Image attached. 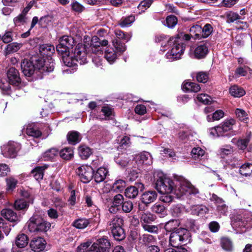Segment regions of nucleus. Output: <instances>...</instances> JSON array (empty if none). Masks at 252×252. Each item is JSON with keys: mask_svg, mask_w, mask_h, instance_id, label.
<instances>
[{"mask_svg": "<svg viewBox=\"0 0 252 252\" xmlns=\"http://www.w3.org/2000/svg\"><path fill=\"white\" fill-rule=\"evenodd\" d=\"M235 114L241 121H245L248 119V116L246 111L242 109L237 108L235 110Z\"/></svg>", "mask_w": 252, "mask_h": 252, "instance_id": "nucleus-60", "label": "nucleus"}, {"mask_svg": "<svg viewBox=\"0 0 252 252\" xmlns=\"http://www.w3.org/2000/svg\"><path fill=\"white\" fill-rule=\"evenodd\" d=\"M22 46L21 43L13 42L8 44L4 50L6 55L13 53L18 51Z\"/></svg>", "mask_w": 252, "mask_h": 252, "instance_id": "nucleus-40", "label": "nucleus"}, {"mask_svg": "<svg viewBox=\"0 0 252 252\" xmlns=\"http://www.w3.org/2000/svg\"><path fill=\"white\" fill-rule=\"evenodd\" d=\"M156 188L160 193H173L178 198L195 196L199 190L186 180H172L162 171H157L154 175Z\"/></svg>", "mask_w": 252, "mask_h": 252, "instance_id": "nucleus-1", "label": "nucleus"}, {"mask_svg": "<svg viewBox=\"0 0 252 252\" xmlns=\"http://www.w3.org/2000/svg\"><path fill=\"white\" fill-rule=\"evenodd\" d=\"M162 150L160 151V154L165 155L167 157L172 158L173 159H175L176 154L174 151L169 148H161Z\"/></svg>", "mask_w": 252, "mask_h": 252, "instance_id": "nucleus-59", "label": "nucleus"}, {"mask_svg": "<svg viewBox=\"0 0 252 252\" xmlns=\"http://www.w3.org/2000/svg\"><path fill=\"white\" fill-rule=\"evenodd\" d=\"M115 39L113 41V51L114 53L111 55V64L113 63L118 57L121 56L126 50V46L124 42H127L130 40L131 33L124 32L119 29L114 31Z\"/></svg>", "mask_w": 252, "mask_h": 252, "instance_id": "nucleus-4", "label": "nucleus"}, {"mask_svg": "<svg viewBox=\"0 0 252 252\" xmlns=\"http://www.w3.org/2000/svg\"><path fill=\"white\" fill-rule=\"evenodd\" d=\"M28 207V203L24 199H17L15 201L14 207L16 210H23L27 208Z\"/></svg>", "mask_w": 252, "mask_h": 252, "instance_id": "nucleus-55", "label": "nucleus"}, {"mask_svg": "<svg viewBox=\"0 0 252 252\" xmlns=\"http://www.w3.org/2000/svg\"><path fill=\"white\" fill-rule=\"evenodd\" d=\"M224 112L221 110H216L212 115H208L207 116V120L209 122L218 121L223 117Z\"/></svg>", "mask_w": 252, "mask_h": 252, "instance_id": "nucleus-44", "label": "nucleus"}, {"mask_svg": "<svg viewBox=\"0 0 252 252\" xmlns=\"http://www.w3.org/2000/svg\"><path fill=\"white\" fill-rule=\"evenodd\" d=\"M73 57L75 58L77 63L84 64L87 62V53L85 46L82 44H78L74 49Z\"/></svg>", "mask_w": 252, "mask_h": 252, "instance_id": "nucleus-14", "label": "nucleus"}, {"mask_svg": "<svg viewBox=\"0 0 252 252\" xmlns=\"http://www.w3.org/2000/svg\"><path fill=\"white\" fill-rule=\"evenodd\" d=\"M137 187L130 186L126 188L125 190V195L129 198H135L138 194V189L142 190L144 187V185L141 183L136 184Z\"/></svg>", "mask_w": 252, "mask_h": 252, "instance_id": "nucleus-22", "label": "nucleus"}, {"mask_svg": "<svg viewBox=\"0 0 252 252\" xmlns=\"http://www.w3.org/2000/svg\"><path fill=\"white\" fill-rule=\"evenodd\" d=\"M142 226L145 231L149 233L154 234H157L158 233V228L157 225H150V224H145Z\"/></svg>", "mask_w": 252, "mask_h": 252, "instance_id": "nucleus-61", "label": "nucleus"}, {"mask_svg": "<svg viewBox=\"0 0 252 252\" xmlns=\"http://www.w3.org/2000/svg\"><path fill=\"white\" fill-rule=\"evenodd\" d=\"M41 55L43 56H50L54 51V47L50 44H43L39 48Z\"/></svg>", "mask_w": 252, "mask_h": 252, "instance_id": "nucleus-37", "label": "nucleus"}, {"mask_svg": "<svg viewBox=\"0 0 252 252\" xmlns=\"http://www.w3.org/2000/svg\"><path fill=\"white\" fill-rule=\"evenodd\" d=\"M26 15L22 13L17 17H15L14 20V23L15 26H20L24 25L26 22Z\"/></svg>", "mask_w": 252, "mask_h": 252, "instance_id": "nucleus-58", "label": "nucleus"}, {"mask_svg": "<svg viewBox=\"0 0 252 252\" xmlns=\"http://www.w3.org/2000/svg\"><path fill=\"white\" fill-rule=\"evenodd\" d=\"M126 186V182L122 179H119L115 181V182L111 187V195L113 194L112 192H121L124 190Z\"/></svg>", "mask_w": 252, "mask_h": 252, "instance_id": "nucleus-32", "label": "nucleus"}, {"mask_svg": "<svg viewBox=\"0 0 252 252\" xmlns=\"http://www.w3.org/2000/svg\"><path fill=\"white\" fill-rule=\"evenodd\" d=\"M54 64L53 60L50 57L46 60H37L36 66L31 60L24 59L21 63V68L22 72L26 76L30 77L36 69L42 74L52 72L54 69Z\"/></svg>", "mask_w": 252, "mask_h": 252, "instance_id": "nucleus-3", "label": "nucleus"}, {"mask_svg": "<svg viewBox=\"0 0 252 252\" xmlns=\"http://www.w3.org/2000/svg\"><path fill=\"white\" fill-rule=\"evenodd\" d=\"M62 60L64 65L67 66L71 67L77 64L76 60L73 57V53L70 54L69 52L63 54L62 56Z\"/></svg>", "mask_w": 252, "mask_h": 252, "instance_id": "nucleus-28", "label": "nucleus"}, {"mask_svg": "<svg viewBox=\"0 0 252 252\" xmlns=\"http://www.w3.org/2000/svg\"><path fill=\"white\" fill-rule=\"evenodd\" d=\"M108 173V171L105 168L100 167L98 168L96 173L94 174L95 182L99 183L103 181Z\"/></svg>", "mask_w": 252, "mask_h": 252, "instance_id": "nucleus-30", "label": "nucleus"}, {"mask_svg": "<svg viewBox=\"0 0 252 252\" xmlns=\"http://www.w3.org/2000/svg\"><path fill=\"white\" fill-rule=\"evenodd\" d=\"M114 161L121 168L130 167L131 161L128 155L126 153L119 154L118 156H115Z\"/></svg>", "mask_w": 252, "mask_h": 252, "instance_id": "nucleus-17", "label": "nucleus"}, {"mask_svg": "<svg viewBox=\"0 0 252 252\" xmlns=\"http://www.w3.org/2000/svg\"><path fill=\"white\" fill-rule=\"evenodd\" d=\"M229 93L235 97H240L245 94L244 90L237 85L231 86L229 89Z\"/></svg>", "mask_w": 252, "mask_h": 252, "instance_id": "nucleus-38", "label": "nucleus"}, {"mask_svg": "<svg viewBox=\"0 0 252 252\" xmlns=\"http://www.w3.org/2000/svg\"><path fill=\"white\" fill-rule=\"evenodd\" d=\"M177 22L178 20L176 16L169 15L167 17L165 21L163 22V24L169 28H173L177 24Z\"/></svg>", "mask_w": 252, "mask_h": 252, "instance_id": "nucleus-50", "label": "nucleus"}, {"mask_svg": "<svg viewBox=\"0 0 252 252\" xmlns=\"http://www.w3.org/2000/svg\"><path fill=\"white\" fill-rule=\"evenodd\" d=\"M28 243V238L24 234H19L16 239L15 244L19 248H24Z\"/></svg>", "mask_w": 252, "mask_h": 252, "instance_id": "nucleus-39", "label": "nucleus"}, {"mask_svg": "<svg viewBox=\"0 0 252 252\" xmlns=\"http://www.w3.org/2000/svg\"><path fill=\"white\" fill-rule=\"evenodd\" d=\"M140 241L145 245H148L150 243H154L155 241V238L152 235L144 234L140 237Z\"/></svg>", "mask_w": 252, "mask_h": 252, "instance_id": "nucleus-54", "label": "nucleus"}, {"mask_svg": "<svg viewBox=\"0 0 252 252\" xmlns=\"http://www.w3.org/2000/svg\"><path fill=\"white\" fill-rule=\"evenodd\" d=\"M135 21V17L130 15L126 17L122 18L119 22L118 25L122 28H126L131 26Z\"/></svg>", "mask_w": 252, "mask_h": 252, "instance_id": "nucleus-41", "label": "nucleus"}, {"mask_svg": "<svg viewBox=\"0 0 252 252\" xmlns=\"http://www.w3.org/2000/svg\"><path fill=\"white\" fill-rule=\"evenodd\" d=\"M190 241V233L186 228L180 227L171 232L170 235L169 243L173 247L185 245Z\"/></svg>", "mask_w": 252, "mask_h": 252, "instance_id": "nucleus-6", "label": "nucleus"}, {"mask_svg": "<svg viewBox=\"0 0 252 252\" xmlns=\"http://www.w3.org/2000/svg\"><path fill=\"white\" fill-rule=\"evenodd\" d=\"M67 139L69 143L73 145L79 143L81 140L79 133L76 131L68 132L67 135Z\"/></svg>", "mask_w": 252, "mask_h": 252, "instance_id": "nucleus-34", "label": "nucleus"}, {"mask_svg": "<svg viewBox=\"0 0 252 252\" xmlns=\"http://www.w3.org/2000/svg\"><path fill=\"white\" fill-rule=\"evenodd\" d=\"M213 32V28L209 24H206L203 28L201 29V33L200 34V39L202 38H207Z\"/></svg>", "mask_w": 252, "mask_h": 252, "instance_id": "nucleus-51", "label": "nucleus"}, {"mask_svg": "<svg viewBox=\"0 0 252 252\" xmlns=\"http://www.w3.org/2000/svg\"><path fill=\"white\" fill-rule=\"evenodd\" d=\"M89 224V220L86 219H79L74 220L73 226L77 229L85 228Z\"/></svg>", "mask_w": 252, "mask_h": 252, "instance_id": "nucleus-48", "label": "nucleus"}, {"mask_svg": "<svg viewBox=\"0 0 252 252\" xmlns=\"http://www.w3.org/2000/svg\"><path fill=\"white\" fill-rule=\"evenodd\" d=\"M231 224L234 229H240V231H245L244 228H248L251 225H248L247 221L243 220L240 215L234 216L231 218Z\"/></svg>", "mask_w": 252, "mask_h": 252, "instance_id": "nucleus-15", "label": "nucleus"}, {"mask_svg": "<svg viewBox=\"0 0 252 252\" xmlns=\"http://www.w3.org/2000/svg\"><path fill=\"white\" fill-rule=\"evenodd\" d=\"M116 142L119 145L118 148H120L121 149H126L129 147L131 144L129 137L126 135L123 136H118L116 140Z\"/></svg>", "mask_w": 252, "mask_h": 252, "instance_id": "nucleus-29", "label": "nucleus"}, {"mask_svg": "<svg viewBox=\"0 0 252 252\" xmlns=\"http://www.w3.org/2000/svg\"><path fill=\"white\" fill-rule=\"evenodd\" d=\"M1 215L5 219L11 222H16L18 220V217L16 213L10 209L2 210Z\"/></svg>", "mask_w": 252, "mask_h": 252, "instance_id": "nucleus-25", "label": "nucleus"}, {"mask_svg": "<svg viewBox=\"0 0 252 252\" xmlns=\"http://www.w3.org/2000/svg\"><path fill=\"white\" fill-rule=\"evenodd\" d=\"M133 206V204L131 201H125L123 202L121 209L124 212L129 213L132 210Z\"/></svg>", "mask_w": 252, "mask_h": 252, "instance_id": "nucleus-64", "label": "nucleus"}, {"mask_svg": "<svg viewBox=\"0 0 252 252\" xmlns=\"http://www.w3.org/2000/svg\"><path fill=\"white\" fill-rule=\"evenodd\" d=\"M157 196L158 193L155 190H147L142 194L140 200L142 203L149 205L154 202L157 199Z\"/></svg>", "mask_w": 252, "mask_h": 252, "instance_id": "nucleus-19", "label": "nucleus"}, {"mask_svg": "<svg viewBox=\"0 0 252 252\" xmlns=\"http://www.w3.org/2000/svg\"><path fill=\"white\" fill-rule=\"evenodd\" d=\"M123 223V219L117 215L113 217V220H111V234L113 235L114 239L117 241H121L124 240L126 235L122 228Z\"/></svg>", "mask_w": 252, "mask_h": 252, "instance_id": "nucleus-8", "label": "nucleus"}, {"mask_svg": "<svg viewBox=\"0 0 252 252\" xmlns=\"http://www.w3.org/2000/svg\"><path fill=\"white\" fill-rule=\"evenodd\" d=\"M110 244L107 237H103L94 242L87 252H105L106 249Z\"/></svg>", "mask_w": 252, "mask_h": 252, "instance_id": "nucleus-13", "label": "nucleus"}, {"mask_svg": "<svg viewBox=\"0 0 252 252\" xmlns=\"http://www.w3.org/2000/svg\"><path fill=\"white\" fill-rule=\"evenodd\" d=\"M44 166L37 167L31 172V175L36 180H41L43 177V172L45 169Z\"/></svg>", "mask_w": 252, "mask_h": 252, "instance_id": "nucleus-45", "label": "nucleus"}, {"mask_svg": "<svg viewBox=\"0 0 252 252\" xmlns=\"http://www.w3.org/2000/svg\"><path fill=\"white\" fill-rule=\"evenodd\" d=\"M7 190H13L16 188L18 183V180L15 177L10 176L6 178Z\"/></svg>", "mask_w": 252, "mask_h": 252, "instance_id": "nucleus-52", "label": "nucleus"}, {"mask_svg": "<svg viewBox=\"0 0 252 252\" xmlns=\"http://www.w3.org/2000/svg\"><path fill=\"white\" fill-rule=\"evenodd\" d=\"M31 232L40 233L47 232L51 227V223L37 215H33L27 222Z\"/></svg>", "mask_w": 252, "mask_h": 252, "instance_id": "nucleus-5", "label": "nucleus"}, {"mask_svg": "<svg viewBox=\"0 0 252 252\" xmlns=\"http://www.w3.org/2000/svg\"><path fill=\"white\" fill-rule=\"evenodd\" d=\"M46 244V241L43 238L37 237L31 241L30 245L32 251L35 252H40L44 249Z\"/></svg>", "mask_w": 252, "mask_h": 252, "instance_id": "nucleus-20", "label": "nucleus"}, {"mask_svg": "<svg viewBox=\"0 0 252 252\" xmlns=\"http://www.w3.org/2000/svg\"><path fill=\"white\" fill-rule=\"evenodd\" d=\"M201 29L200 26L195 25L192 26L189 30V34H186L184 36V38L186 40H189L191 37L194 39H200V34L201 33Z\"/></svg>", "mask_w": 252, "mask_h": 252, "instance_id": "nucleus-23", "label": "nucleus"}, {"mask_svg": "<svg viewBox=\"0 0 252 252\" xmlns=\"http://www.w3.org/2000/svg\"><path fill=\"white\" fill-rule=\"evenodd\" d=\"M124 202L123 196L118 193L113 197L111 201V213H116L121 210V206Z\"/></svg>", "mask_w": 252, "mask_h": 252, "instance_id": "nucleus-21", "label": "nucleus"}, {"mask_svg": "<svg viewBox=\"0 0 252 252\" xmlns=\"http://www.w3.org/2000/svg\"><path fill=\"white\" fill-rule=\"evenodd\" d=\"M205 151L200 147H194L191 152L192 158L195 160L201 159L204 156Z\"/></svg>", "mask_w": 252, "mask_h": 252, "instance_id": "nucleus-43", "label": "nucleus"}, {"mask_svg": "<svg viewBox=\"0 0 252 252\" xmlns=\"http://www.w3.org/2000/svg\"><path fill=\"white\" fill-rule=\"evenodd\" d=\"M236 123L234 119H227L221 124L212 127L209 129L210 134L213 137H218L220 136H231V134L228 132L232 129L233 126Z\"/></svg>", "mask_w": 252, "mask_h": 252, "instance_id": "nucleus-7", "label": "nucleus"}, {"mask_svg": "<svg viewBox=\"0 0 252 252\" xmlns=\"http://www.w3.org/2000/svg\"><path fill=\"white\" fill-rule=\"evenodd\" d=\"M208 52L207 45L204 43H201L193 49L192 56L194 58L200 59L205 58Z\"/></svg>", "mask_w": 252, "mask_h": 252, "instance_id": "nucleus-18", "label": "nucleus"}, {"mask_svg": "<svg viewBox=\"0 0 252 252\" xmlns=\"http://www.w3.org/2000/svg\"><path fill=\"white\" fill-rule=\"evenodd\" d=\"M196 80L197 81L205 83L209 78L208 74L205 72H199L197 73L196 76Z\"/></svg>", "mask_w": 252, "mask_h": 252, "instance_id": "nucleus-62", "label": "nucleus"}, {"mask_svg": "<svg viewBox=\"0 0 252 252\" xmlns=\"http://www.w3.org/2000/svg\"><path fill=\"white\" fill-rule=\"evenodd\" d=\"M221 245L223 249L230 251L232 249V244L231 240L228 238H222L221 239Z\"/></svg>", "mask_w": 252, "mask_h": 252, "instance_id": "nucleus-57", "label": "nucleus"}, {"mask_svg": "<svg viewBox=\"0 0 252 252\" xmlns=\"http://www.w3.org/2000/svg\"><path fill=\"white\" fill-rule=\"evenodd\" d=\"M158 42L160 44L163 51L168 50L165 55V58L169 62H173L181 59L184 53L185 46L180 38L160 35Z\"/></svg>", "mask_w": 252, "mask_h": 252, "instance_id": "nucleus-2", "label": "nucleus"}, {"mask_svg": "<svg viewBox=\"0 0 252 252\" xmlns=\"http://www.w3.org/2000/svg\"><path fill=\"white\" fill-rule=\"evenodd\" d=\"M134 160L136 164L135 168L139 169L144 165H151L153 163V158L151 154L148 152L144 151L134 156Z\"/></svg>", "mask_w": 252, "mask_h": 252, "instance_id": "nucleus-12", "label": "nucleus"}, {"mask_svg": "<svg viewBox=\"0 0 252 252\" xmlns=\"http://www.w3.org/2000/svg\"><path fill=\"white\" fill-rule=\"evenodd\" d=\"M60 155L65 160H70L73 157V150L72 148H65L60 151Z\"/></svg>", "mask_w": 252, "mask_h": 252, "instance_id": "nucleus-42", "label": "nucleus"}, {"mask_svg": "<svg viewBox=\"0 0 252 252\" xmlns=\"http://www.w3.org/2000/svg\"><path fill=\"white\" fill-rule=\"evenodd\" d=\"M180 224V222L179 220H171L165 223L164 228L166 231L172 232L179 228L178 227Z\"/></svg>", "mask_w": 252, "mask_h": 252, "instance_id": "nucleus-31", "label": "nucleus"}, {"mask_svg": "<svg viewBox=\"0 0 252 252\" xmlns=\"http://www.w3.org/2000/svg\"><path fill=\"white\" fill-rule=\"evenodd\" d=\"M59 43H61V45L64 47H68V48H69L70 46L73 45L74 40L72 37L64 35L60 38Z\"/></svg>", "mask_w": 252, "mask_h": 252, "instance_id": "nucleus-49", "label": "nucleus"}, {"mask_svg": "<svg viewBox=\"0 0 252 252\" xmlns=\"http://www.w3.org/2000/svg\"><path fill=\"white\" fill-rule=\"evenodd\" d=\"M7 77L10 84L18 86L21 83V78L18 70L14 67H10L7 71Z\"/></svg>", "mask_w": 252, "mask_h": 252, "instance_id": "nucleus-16", "label": "nucleus"}, {"mask_svg": "<svg viewBox=\"0 0 252 252\" xmlns=\"http://www.w3.org/2000/svg\"><path fill=\"white\" fill-rule=\"evenodd\" d=\"M239 173L245 176H250L252 174V164L250 163H245L240 166Z\"/></svg>", "mask_w": 252, "mask_h": 252, "instance_id": "nucleus-36", "label": "nucleus"}, {"mask_svg": "<svg viewBox=\"0 0 252 252\" xmlns=\"http://www.w3.org/2000/svg\"><path fill=\"white\" fill-rule=\"evenodd\" d=\"M151 209L153 212L159 215L160 217H164L167 214L165 207L161 203H155Z\"/></svg>", "mask_w": 252, "mask_h": 252, "instance_id": "nucleus-33", "label": "nucleus"}, {"mask_svg": "<svg viewBox=\"0 0 252 252\" xmlns=\"http://www.w3.org/2000/svg\"><path fill=\"white\" fill-rule=\"evenodd\" d=\"M139 216L142 226L151 223L156 219V216L149 211L139 213Z\"/></svg>", "mask_w": 252, "mask_h": 252, "instance_id": "nucleus-24", "label": "nucleus"}, {"mask_svg": "<svg viewBox=\"0 0 252 252\" xmlns=\"http://www.w3.org/2000/svg\"><path fill=\"white\" fill-rule=\"evenodd\" d=\"M76 173L82 182L87 183L93 178L94 171L91 166L83 165L77 168Z\"/></svg>", "mask_w": 252, "mask_h": 252, "instance_id": "nucleus-11", "label": "nucleus"}, {"mask_svg": "<svg viewBox=\"0 0 252 252\" xmlns=\"http://www.w3.org/2000/svg\"><path fill=\"white\" fill-rule=\"evenodd\" d=\"M182 90L185 92L196 93L200 91V86L196 83L192 82H185L182 86Z\"/></svg>", "mask_w": 252, "mask_h": 252, "instance_id": "nucleus-26", "label": "nucleus"}, {"mask_svg": "<svg viewBox=\"0 0 252 252\" xmlns=\"http://www.w3.org/2000/svg\"><path fill=\"white\" fill-rule=\"evenodd\" d=\"M21 149L20 144L10 141L7 143L3 145L1 147V152L2 155L7 158H14Z\"/></svg>", "mask_w": 252, "mask_h": 252, "instance_id": "nucleus-10", "label": "nucleus"}, {"mask_svg": "<svg viewBox=\"0 0 252 252\" xmlns=\"http://www.w3.org/2000/svg\"><path fill=\"white\" fill-rule=\"evenodd\" d=\"M58 153L59 151L56 148H51L43 154L42 160H51L58 155Z\"/></svg>", "mask_w": 252, "mask_h": 252, "instance_id": "nucleus-35", "label": "nucleus"}, {"mask_svg": "<svg viewBox=\"0 0 252 252\" xmlns=\"http://www.w3.org/2000/svg\"><path fill=\"white\" fill-rule=\"evenodd\" d=\"M212 202L215 204L216 209V215L218 217L226 216L228 214V207L226 205L224 200L219 197L217 195L213 193L210 198Z\"/></svg>", "mask_w": 252, "mask_h": 252, "instance_id": "nucleus-9", "label": "nucleus"}, {"mask_svg": "<svg viewBox=\"0 0 252 252\" xmlns=\"http://www.w3.org/2000/svg\"><path fill=\"white\" fill-rule=\"evenodd\" d=\"M209 211L208 208L204 205H196L192 208V213L197 216L203 215Z\"/></svg>", "mask_w": 252, "mask_h": 252, "instance_id": "nucleus-46", "label": "nucleus"}, {"mask_svg": "<svg viewBox=\"0 0 252 252\" xmlns=\"http://www.w3.org/2000/svg\"><path fill=\"white\" fill-rule=\"evenodd\" d=\"M27 135L34 137H38L41 135V132L36 127L32 125H29L26 128Z\"/></svg>", "mask_w": 252, "mask_h": 252, "instance_id": "nucleus-47", "label": "nucleus"}, {"mask_svg": "<svg viewBox=\"0 0 252 252\" xmlns=\"http://www.w3.org/2000/svg\"><path fill=\"white\" fill-rule=\"evenodd\" d=\"M153 0H143L141 1L137 6L138 9L140 11L139 13L144 12L151 5Z\"/></svg>", "mask_w": 252, "mask_h": 252, "instance_id": "nucleus-53", "label": "nucleus"}, {"mask_svg": "<svg viewBox=\"0 0 252 252\" xmlns=\"http://www.w3.org/2000/svg\"><path fill=\"white\" fill-rule=\"evenodd\" d=\"M196 99L204 104H208L212 100L211 96L204 94H198L196 96Z\"/></svg>", "mask_w": 252, "mask_h": 252, "instance_id": "nucleus-56", "label": "nucleus"}, {"mask_svg": "<svg viewBox=\"0 0 252 252\" xmlns=\"http://www.w3.org/2000/svg\"><path fill=\"white\" fill-rule=\"evenodd\" d=\"M78 151L79 157L82 159L88 158L93 153L92 150L85 145H80L78 147Z\"/></svg>", "mask_w": 252, "mask_h": 252, "instance_id": "nucleus-27", "label": "nucleus"}, {"mask_svg": "<svg viewBox=\"0 0 252 252\" xmlns=\"http://www.w3.org/2000/svg\"><path fill=\"white\" fill-rule=\"evenodd\" d=\"M162 194L160 196L159 199L161 202L165 203H170L174 199V197L170 193H161Z\"/></svg>", "mask_w": 252, "mask_h": 252, "instance_id": "nucleus-63", "label": "nucleus"}]
</instances>
